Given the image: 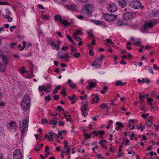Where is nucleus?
Listing matches in <instances>:
<instances>
[{"instance_id": "nucleus-1", "label": "nucleus", "mask_w": 159, "mask_h": 159, "mask_svg": "<svg viewBox=\"0 0 159 159\" xmlns=\"http://www.w3.org/2000/svg\"><path fill=\"white\" fill-rule=\"evenodd\" d=\"M30 103V100L29 96L27 94H25L23 100L21 102L20 106L22 110L24 111L28 110Z\"/></svg>"}, {"instance_id": "nucleus-2", "label": "nucleus", "mask_w": 159, "mask_h": 159, "mask_svg": "<svg viewBox=\"0 0 159 159\" xmlns=\"http://www.w3.org/2000/svg\"><path fill=\"white\" fill-rule=\"evenodd\" d=\"M94 10L93 6L90 4L86 3L83 6L82 10L84 13L87 16L90 15Z\"/></svg>"}, {"instance_id": "nucleus-3", "label": "nucleus", "mask_w": 159, "mask_h": 159, "mask_svg": "<svg viewBox=\"0 0 159 159\" xmlns=\"http://www.w3.org/2000/svg\"><path fill=\"white\" fill-rule=\"evenodd\" d=\"M129 5L131 7L135 9H137L140 8L142 9L144 7L142 5L141 2L138 0L130 1Z\"/></svg>"}, {"instance_id": "nucleus-4", "label": "nucleus", "mask_w": 159, "mask_h": 159, "mask_svg": "<svg viewBox=\"0 0 159 159\" xmlns=\"http://www.w3.org/2000/svg\"><path fill=\"white\" fill-rule=\"evenodd\" d=\"M103 16L106 20L108 21H114L116 19L117 17L116 15L115 16L114 14H108L106 13L104 14Z\"/></svg>"}, {"instance_id": "nucleus-5", "label": "nucleus", "mask_w": 159, "mask_h": 159, "mask_svg": "<svg viewBox=\"0 0 159 159\" xmlns=\"http://www.w3.org/2000/svg\"><path fill=\"white\" fill-rule=\"evenodd\" d=\"M22 158V154L19 149H16L13 153V159Z\"/></svg>"}, {"instance_id": "nucleus-6", "label": "nucleus", "mask_w": 159, "mask_h": 159, "mask_svg": "<svg viewBox=\"0 0 159 159\" xmlns=\"http://www.w3.org/2000/svg\"><path fill=\"white\" fill-rule=\"evenodd\" d=\"M48 134L45 135V138L46 139H48V140L49 142L52 141L53 140V138L55 136V134L53 132L51 131H49Z\"/></svg>"}, {"instance_id": "nucleus-7", "label": "nucleus", "mask_w": 159, "mask_h": 159, "mask_svg": "<svg viewBox=\"0 0 159 159\" xmlns=\"http://www.w3.org/2000/svg\"><path fill=\"white\" fill-rule=\"evenodd\" d=\"M117 10V7L114 3H112L109 5V7L108 9V10L111 12H113Z\"/></svg>"}, {"instance_id": "nucleus-8", "label": "nucleus", "mask_w": 159, "mask_h": 159, "mask_svg": "<svg viewBox=\"0 0 159 159\" xmlns=\"http://www.w3.org/2000/svg\"><path fill=\"white\" fill-rule=\"evenodd\" d=\"M28 122L27 120L25 119L23 120L22 122H20V128L22 129H25L28 127Z\"/></svg>"}, {"instance_id": "nucleus-9", "label": "nucleus", "mask_w": 159, "mask_h": 159, "mask_svg": "<svg viewBox=\"0 0 159 159\" xmlns=\"http://www.w3.org/2000/svg\"><path fill=\"white\" fill-rule=\"evenodd\" d=\"M122 17L124 20L131 19L133 18V14L131 12H127L123 14Z\"/></svg>"}, {"instance_id": "nucleus-10", "label": "nucleus", "mask_w": 159, "mask_h": 159, "mask_svg": "<svg viewBox=\"0 0 159 159\" xmlns=\"http://www.w3.org/2000/svg\"><path fill=\"white\" fill-rule=\"evenodd\" d=\"M7 126V128L11 129H16L17 128L16 122L14 121L11 122L10 123L8 124Z\"/></svg>"}, {"instance_id": "nucleus-11", "label": "nucleus", "mask_w": 159, "mask_h": 159, "mask_svg": "<svg viewBox=\"0 0 159 159\" xmlns=\"http://www.w3.org/2000/svg\"><path fill=\"white\" fill-rule=\"evenodd\" d=\"M0 56L1 60H8L9 59L7 55H5L4 52L2 50H0Z\"/></svg>"}, {"instance_id": "nucleus-12", "label": "nucleus", "mask_w": 159, "mask_h": 159, "mask_svg": "<svg viewBox=\"0 0 159 159\" xmlns=\"http://www.w3.org/2000/svg\"><path fill=\"white\" fill-rule=\"evenodd\" d=\"M49 124L51 125H55L57 123V118L56 117L53 118V119L50 120L49 121Z\"/></svg>"}, {"instance_id": "nucleus-13", "label": "nucleus", "mask_w": 159, "mask_h": 159, "mask_svg": "<svg viewBox=\"0 0 159 159\" xmlns=\"http://www.w3.org/2000/svg\"><path fill=\"white\" fill-rule=\"evenodd\" d=\"M119 6L122 8L125 7L127 5L125 0H118Z\"/></svg>"}, {"instance_id": "nucleus-14", "label": "nucleus", "mask_w": 159, "mask_h": 159, "mask_svg": "<svg viewBox=\"0 0 159 159\" xmlns=\"http://www.w3.org/2000/svg\"><path fill=\"white\" fill-rule=\"evenodd\" d=\"M92 95L93 97V103H97V102L99 101V97L98 95H95L94 94H92Z\"/></svg>"}, {"instance_id": "nucleus-15", "label": "nucleus", "mask_w": 159, "mask_h": 159, "mask_svg": "<svg viewBox=\"0 0 159 159\" xmlns=\"http://www.w3.org/2000/svg\"><path fill=\"white\" fill-rule=\"evenodd\" d=\"M116 125L118 126V127L116 128V129H119L120 128H124V126L121 122H117L116 123Z\"/></svg>"}, {"instance_id": "nucleus-16", "label": "nucleus", "mask_w": 159, "mask_h": 159, "mask_svg": "<svg viewBox=\"0 0 159 159\" xmlns=\"http://www.w3.org/2000/svg\"><path fill=\"white\" fill-rule=\"evenodd\" d=\"M99 107L101 108H103V109H107V111H107L109 108L107 104L105 103H102L100 105H99Z\"/></svg>"}, {"instance_id": "nucleus-17", "label": "nucleus", "mask_w": 159, "mask_h": 159, "mask_svg": "<svg viewBox=\"0 0 159 159\" xmlns=\"http://www.w3.org/2000/svg\"><path fill=\"white\" fill-rule=\"evenodd\" d=\"M91 65L95 67L96 68H99L100 66V64H98V63L96 61V60L92 63Z\"/></svg>"}, {"instance_id": "nucleus-18", "label": "nucleus", "mask_w": 159, "mask_h": 159, "mask_svg": "<svg viewBox=\"0 0 159 159\" xmlns=\"http://www.w3.org/2000/svg\"><path fill=\"white\" fill-rule=\"evenodd\" d=\"M126 84V82L123 83L121 80H119L116 81L115 85L117 86H123L125 85Z\"/></svg>"}, {"instance_id": "nucleus-19", "label": "nucleus", "mask_w": 159, "mask_h": 159, "mask_svg": "<svg viewBox=\"0 0 159 159\" xmlns=\"http://www.w3.org/2000/svg\"><path fill=\"white\" fill-rule=\"evenodd\" d=\"M60 23L62 25L66 26L70 25V23L67 20H63V19L61 21Z\"/></svg>"}, {"instance_id": "nucleus-20", "label": "nucleus", "mask_w": 159, "mask_h": 159, "mask_svg": "<svg viewBox=\"0 0 159 159\" xmlns=\"http://www.w3.org/2000/svg\"><path fill=\"white\" fill-rule=\"evenodd\" d=\"M43 144L41 143L40 145H39L38 147V143H37L35 144V148L34 149V150H36L37 151H40V148L43 146Z\"/></svg>"}, {"instance_id": "nucleus-21", "label": "nucleus", "mask_w": 159, "mask_h": 159, "mask_svg": "<svg viewBox=\"0 0 159 159\" xmlns=\"http://www.w3.org/2000/svg\"><path fill=\"white\" fill-rule=\"evenodd\" d=\"M67 7L68 9L74 11L76 10V6L75 5H67Z\"/></svg>"}, {"instance_id": "nucleus-22", "label": "nucleus", "mask_w": 159, "mask_h": 159, "mask_svg": "<svg viewBox=\"0 0 159 159\" xmlns=\"http://www.w3.org/2000/svg\"><path fill=\"white\" fill-rule=\"evenodd\" d=\"M54 19L56 21L59 20L60 22H61V20L62 19V17L61 16L59 15H56L54 17Z\"/></svg>"}, {"instance_id": "nucleus-23", "label": "nucleus", "mask_w": 159, "mask_h": 159, "mask_svg": "<svg viewBox=\"0 0 159 159\" xmlns=\"http://www.w3.org/2000/svg\"><path fill=\"white\" fill-rule=\"evenodd\" d=\"M71 82L72 81L70 79H69L67 82V83L69 86L73 89H74L75 88V84L74 83H71Z\"/></svg>"}, {"instance_id": "nucleus-24", "label": "nucleus", "mask_w": 159, "mask_h": 159, "mask_svg": "<svg viewBox=\"0 0 159 159\" xmlns=\"http://www.w3.org/2000/svg\"><path fill=\"white\" fill-rule=\"evenodd\" d=\"M134 124V120L133 119H130L129 120L128 123L127 124V125L129 127H130L132 125Z\"/></svg>"}, {"instance_id": "nucleus-25", "label": "nucleus", "mask_w": 159, "mask_h": 159, "mask_svg": "<svg viewBox=\"0 0 159 159\" xmlns=\"http://www.w3.org/2000/svg\"><path fill=\"white\" fill-rule=\"evenodd\" d=\"M152 14L154 17L159 16V11L158 10H153L152 11Z\"/></svg>"}, {"instance_id": "nucleus-26", "label": "nucleus", "mask_w": 159, "mask_h": 159, "mask_svg": "<svg viewBox=\"0 0 159 159\" xmlns=\"http://www.w3.org/2000/svg\"><path fill=\"white\" fill-rule=\"evenodd\" d=\"M88 107L86 105H83L81 107L80 111L81 112L86 111L87 110Z\"/></svg>"}, {"instance_id": "nucleus-27", "label": "nucleus", "mask_w": 159, "mask_h": 159, "mask_svg": "<svg viewBox=\"0 0 159 159\" xmlns=\"http://www.w3.org/2000/svg\"><path fill=\"white\" fill-rule=\"evenodd\" d=\"M97 85V84L95 82H91L89 83V88L91 89L95 86Z\"/></svg>"}, {"instance_id": "nucleus-28", "label": "nucleus", "mask_w": 159, "mask_h": 159, "mask_svg": "<svg viewBox=\"0 0 159 159\" xmlns=\"http://www.w3.org/2000/svg\"><path fill=\"white\" fill-rule=\"evenodd\" d=\"M99 135V137L101 139H103V136L104 135L105 132L103 130H100L98 131V133H97Z\"/></svg>"}, {"instance_id": "nucleus-29", "label": "nucleus", "mask_w": 159, "mask_h": 159, "mask_svg": "<svg viewBox=\"0 0 159 159\" xmlns=\"http://www.w3.org/2000/svg\"><path fill=\"white\" fill-rule=\"evenodd\" d=\"M105 57V56L104 55H102L100 57V58H97L96 60V61H97L98 63L102 61L103 59Z\"/></svg>"}, {"instance_id": "nucleus-30", "label": "nucleus", "mask_w": 159, "mask_h": 159, "mask_svg": "<svg viewBox=\"0 0 159 159\" xmlns=\"http://www.w3.org/2000/svg\"><path fill=\"white\" fill-rule=\"evenodd\" d=\"M152 125V122L149 119L147 121L146 125L148 128L149 127H151Z\"/></svg>"}, {"instance_id": "nucleus-31", "label": "nucleus", "mask_w": 159, "mask_h": 159, "mask_svg": "<svg viewBox=\"0 0 159 159\" xmlns=\"http://www.w3.org/2000/svg\"><path fill=\"white\" fill-rule=\"evenodd\" d=\"M61 93L63 95V97L66 96L67 95V93L65 89V88H63L62 89L61 91Z\"/></svg>"}, {"instance_id": "nucleus-32", "label": "nucleus", "mask_w": 159, "mask_h": 159, "mask_svg": "<svg viewBox=\"0 0 159 159\" xmlns=\"http://www.w3.org/2000/svg\"><path fill=\"white\" fill-rule=\"evenodd\" d=\"M33 70H32L31 73L29 75L26 77V78H31L32 77H34L35 76L33 74Z\"/></svg>"}, {"instance_id": "nucleus-33", "label": "nucleus", "mask_w": 159, "mask_h": 159, "mask_svg": "<svg viewBox=\"0 0 159 159\" xmlns=\"http://www.w3.org/2000/svg\"><path fill=\"white\" fill-rule=\"evenodd\" d=\"M139 98L140 100L145 99V94L144 93H141L139 94Z\"/></svg>"}, {"instance_id": "nucleus-34", "label": "nucleus", "mask_w": 159, "mask_h": 159, "mask_svg": "<svg viewBox=\"0 0 159 159\" xmlns=\"http://www.w3.org/2000/svg\"><path fill=\"white\" fill-rule=\"evenodd\" d=\"M46 87L47 90V93H49L51 91L52 86L48 84Z\"/></svg>"}, {"instance_id": "nucleus-35", "label": "nucleus", "mask_w": 159, "mask_h": 159, "mask_svg": "<svg viewBox=\"0 0 159 159\" xmlns=\"http://www.w3.org/2000/svg\"><path fill=\"white\" fill-rule=\"evenodd\" d=\"M84 139L87 140L88 139L91 138V135L90 134H89L87 133H85L84 135Z\"/></svg>"}, {"instance_id": "nucleus-36", "label": "nucleus", "mask_w": 159, "mask_h": 159, "mask_svg": "<svg viewBox=\"0 0 159 159\" xmlns=\"http://www.w3.org/2000/svg\"><path fill=\"white\" fill-rule=\"evenodd\" d=\"M52 48L53 49H56L57 50L59 49V46L58 45H56L55 43H54L52 46Z\"/></svg>"}, {"instance_id": "nucleus-37", "label": "nucleus", "mask_w": 159, "mask_h": 159, "mask_svg": "<svg viewBox=\"0 0 159 159\" xmlns=\"http://www.w3.org/2000/svg\"><path fill=\"white\" fill-rule=\"evenodd\" d=\"M20 72L22 73V74H24L25 73H27L28 72L27 71L25 70V68L24 66L22 67V68H20Z\"/></svg>"}, {"instance_id": "nucleus-38", "label": "nucleus", "mask_w": 159, "mask_h": 159, "mask_svg": "<svg viewBox=\"0 0 159 159\" xmlns=\"http://www.w3.org/2000/svg\"><path fill=\"white\" fill-rule=\"evenodd\" d=\"M107 89V86H105L103 88V90H101V93L102 94H105Z\"/></svg>"}, {"instance_id": "nucleus-39", "label": "nucleus", "mask_w": 159, "mask_h": 159, "mask_svg": "<svg viewBox=\"0 0 159 159\" xmlns=\"http://www.w3.org/2000/svg\"><path fill=\"white\" fill-rule=\"evenodd\" d=\"M89 35L91 39H93L94 38V36L91 31H89L88 32Z\"/></svg>"}, {"instance_id": "nucleus-40", "label": "nucleus", "mask_w": 159, "mask_h": 159, "mask_svg": "<svg viewBox=\"0 0 159 159\" xmlns=\"http://www.w3.org/2000/svg\"><path fill=\"white\" fill-rule=\"evenodd\" d=\"M148 27L149 28H152L153 25V23L152 22L147 23L146 24Z\"/></svg>"}, {"instance_id": "nucleus-41", "label": "nucleus", "mask_w": 159, "mask_h": 159, "mask_svg": "<svg viewBox=\"0 0 159 159\" xmlns=\"http://www.w3.org/2000/svg\"><path fill=\"white\" fill-rule=\"evenodd\" d=\"M44 100L47 102H48L51 100V99L50 95H48L47 96H46L44 98Z\"/></svg>"}, {"instance_id": "nucleus-42", "label": "nucleus", "mask_w": 159, "mask_h": 159, "mask_svg": "<svg viewBox=\"0 0 159 159\" xmlns=\"http://www.w3.org/2000/svg\"><path fill=\"white\" fill-rule=\"evenodd\" d=\"M74 33H75L77 35H81L83 34L82 32L80 30H76V32H74Z\"/></svg>"}, {"instance_id": "nucleus-43", "label": "nucleus", "mask_w": 159, "mask_h": 159, "mask_svg": "<svg viewBox=\"0 0 159 159\" xmlns=\"http://www.w3.org/2000/svg\"><path fill=\"white\" fill-rule=\"evenodd\" d=\"M125 24L124 21L121 20H120L118 21V25L119 26H121Z\"/></svg>"}, {"instance_id": "nucleus-44", "label": "nucleus", "mask_w": 159, "mask_h": 159, "mask_svg": "<svg viewBox=\"0 0 159 159\" xmlns=\"http://www.w3.org/2000/svg\"><path fill=\"white\" fill-rule=\"evenodd\" d=\"M68 141L66 140H65L64 141V142L63 143V144H64L65 147L66 148H67L69 147V146L68 145Z\"/></svg>"}, {"instance_id": "nucleus-45", "label": "nucleus", "mask_w": 159, "mask_h": 159, "mask_svg": "<svg viewBox=\"0 0 159 159\" xmlns=\"http://www.w3.org/2000/svg\"><path fill=\"white\" fill-rule=\"evenodd\" d=\"M57 108L59 112H61V111H64V109L61 106H58Z\"/></svg>"}, {"instance_id": "nucleus-46", "label": "nucleus", "mask_w": 159, "mask_h": 159, "mask_svg": "<svg viewBox=\"0 0 159 159\" xmlns=\"http://www.w3.org/2000/svg\"><path fill=\"white\" fill-rule=\"evenodd\" d=\"M91 136L92 135L94 136H95V137H97L98 135V133L96 131L94 130L93 132L90 133Z\"/></svg>"}, {"instance_id": "nucleus-47", "label": "nucleus", "mask_w": 159, "mask_h": 159, "mask_svg": "<svg viewBox=\"0 0 159 159\" xmlns=\"http://www.w3.org/2000/svg\"><path fill=\"white\" fill-rule=\"evenodd\" d=\"M88 98V96L87 95H84V96H81L80 97V99L81 100H82L84 98L85 100H86Z\"/></svg>"}, {"instance_id": "nucleus-48", "label": "nucleus", "mask_w": 159, "mask_h": 159, "mask_svg": "<svg viewBox=\"0 0 159 159\" xmlns=\"http://www.w3.org/2000/svg\"><path fill=\"white\" fill-rule=\"evenodd\" d=\"M141 42L140 41H139L137 42H135L134 43V45L135 46H138L141 44Z\"/></svg>"}, {"instance_id": "nucleus-49", "label": "nucleus", "mask_w": 159, "mask_h": 159, "mask_svg": "<svg viewBox=\"0 0 159 159\" xmlns=\"http://www.w3.org/2000/svg\"><path fill=\"white\" fill-rule=\"evenodd\" d=\"M74 46L72 45V44L70 45V47L71 50L72 51H75V52H76V48H74Z\"/></svg>"}, {"instance_id": "nucleus-50", "label": "nucleus", "mask_w": 159, "mask_h": 159, "mask_svg": "<svg viewBox=\"0 0 159 159\" xmlns=\"http://www.w3.org/2000/svg\"><path fill=\"white\" fill-rule=\"evenodd\" d=\"M80 55V54L79 52H77L75 53L74 56L75 58H77L79 57Z\"/></svg>"}, {"instance_id": "nucleus-51", "label": "nucleus", "mask_w": 159, "mask_h": 159, "mask_svg": "<svg viewBox=\"0 0 159 159\" xmlns=\"http://www.w3.org/2000/svg\"><path fill=\"white\" fill-rule=\"evenodd\" d=\"M50 16L47 15H45L43 16V19L45 20H49V18Z\"/></svg>"}, {"instance_id": "nucleus-52", "label": "nucleus", "mask_w": 159, "mask_h": 159, "mask_svg": "<svg viewBox=\"0 0 159 159\" xmlns=\"http://www.w3.org/2000/svg\"><path fill=\"white\" fill-rule=\"evenodd\" d=\"M107 141L105 140H100L99 141V143L100 144H102L103 143H107Z\"/></svg>"}, {"instance_id": "nucleus-53", "label": "nucleus", "mask_w": 159, "mask_h": 159, "mask_svg": "<svg viewBox=\"0 0 159 159\" xmlns=\"http://www.w3.org/2000/svg\"><path fill=\"white\" fill-rule=\"evenodd\" d=\"M148 70L149 71V72L152 73V74H154V72L153 71L152 69V68L151 67H149L148 66Z\"/></svg>"}, {"instance_id": "nucleus-54", "label": "nucleus", "mask_w": 159, "mask_h": 159, "mask_svg": "<svg viewBox=\"0 0 159 159\" xmlns=\"http://www.w3.org/2000/svg\"><path fill=\"white\" fill-rule=\"evenodd\" d=\"M89 54L91 56H93L94 54V52L93 51L92 49H90L89 50Z\"/></svg>"}, {"instance_id": "nucleus-55", "label": "nucleus", "mask_w": 159, "mask_h": 159, "mask_svg": "<svg viewBox=\"0 0 159 159\" xmlns=\"http://www.w3.org/2000/svg\"><path fill=\"white\" fill-rule=\"evenodd\" d=\"M61 135H62V133L61 132V131H59V133L57 134H55V136L57 137L58 138H59L60 137V136H61Z\"/></svg>"}, {"instance_id": "nucleus-56", "label": "nucleus", "mask_w": 159, "mask_h": 159, "mask_svg": "<svg viewBox=\"0 0 159 159\" xmlns=\"http://www.w3.org/2000/svg\"><path fill=\"white\" fill-rule=\"evenodd\" d=\"M145 48V46L144 45H142L141 46V48H139V51L140 52H142L143 51V49H144Z\"/></svg>"}, {"instance_id": "nucleus-57", "label": "nucleus", "mask_w": 159, "mask_h": 159, "mask_svg": "<svg viewBox=\"0 0 159 159\" xmlns=\"http://www.w3.org/2000/svg\"><path fill=\"white\" fill-rule=\"evenodd\" d=\"M17 45V43H15L11 42L10 43V47L12 48H14V46Z\"/></svg>"}, {"instance_id": "nucleus-58", "label": "nucleus", "mask_w": 159, "mask_h": 159, "mask_svg": "<svg viewBox=\"0 0 159 159\" xmlns=\"http://www.w3.org/2000/svg\"><path fill=\"white\" fill-rule=\"evenodd\" d=\"M0 5H9L10 4L7 2H0Z\"/></svg>"}, {"instance_id": "nucleus-59", "label": "nucleus", "mask_w": 159, "mask_h": 159, "mask_svg": "<svg viewBox=\"0 0 159 159\" xmlns=\"http://www.w3.org/2000/svg\"><path fill=\"white\" fill-rule=\"evenodd\" d=\"M91 21L92 22L94 23L96 25H98L99 24V20H92Z\"/></svg>"}, {"instance_id": "nucleus-60", "label": "nucleus", "mask_w": 159, "mask_h": 159, "mask_svg": "<svg viewBox=\"0 0 159 159\" xmlns=\"http://www.w3.org/2000/svg\"><path fill=\"white\" fill-rule=\"evenodd\" d=\"M66 37L68 39V40H69V41L71 42L72 40H73L70 37V36L68 34H67L66 35Z\"/></svg>"}, {"instance_id": "nucleus-61", "label": "nucleus", "mask_w": 159, "mask_h": 159, "mask_svg": "<svg viewBox=\"0 0 159 159\" xmlns=\"http://www.w3.org/2000/svg\"><path fill=\"white\" fill-rule=\"evenodd\" d=\"M82 112V115L84 116H86L88 115V113L86 112V111H84Z\"/></svg>"}, {"instance_id": "nucleus-62", "label": "nucleus", "mask_w": 159, "mask_h": 159, "mask_svg": "<svg viewBox=\"0 0 159 159\" xmlns=\"http://www.w3.org/2000/svg\"><path fill=\"white\" fill-rule=\"evenodd\" d=\"M104 25L105 23L103 21H99V24H98V25L101 26V25Z\"/></svg>"}, {"instance_id": "nucleus-63", "label": "nucleus", "mask_w": 159, "mask_h": 159, "mask_svg": "<svg viewBox=\"0 0 159 159\" xmlns=\"http://www.w3.org/2000/svg\"><path fill=\"white\" fill-rule=\"evenodd\" d=\"M42 86L43 90L46 93H47V89L46 88V87L44 85H43Z\"/></svg>"}, {"instance_id": "nucleus-64", "label": "nucleus", "mask_w": 159, "mask_h": 159, "mask_svg": "<svg viewBox=\"0 0 159 159\" xmlns=\"http://www.w3.org/2000/svg\"><path fill=\"white\" fill-rule=\"evenodd\" d=\"M48 122V121L47 119H43L41 120V123L42 124L44 123H46Z\"/></svg>"}]
</instances>
